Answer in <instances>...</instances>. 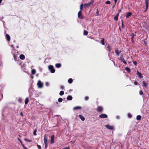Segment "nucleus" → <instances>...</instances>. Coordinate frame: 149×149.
I'll use <instances>...</instances> for the list:
<instances>
[{
	"mask_svg": "<svg viewBox=\"0 0 149 149\" xmlns=\"http://www.w3.org/2000/svg\"><path fill=\"white\" fill-rule=\"evenodd\" d=\"M48 135L45 134L44 136V140L45 144H46L47 143Z\"/></svg>",
	"mask_w": 149,
	"mask_h": 149,
	"instance_id": "f257e3e1",
	"label": "nucleus"
},
{
	"mask_svg": "<svg viewBox=\"0 0 149 149\" xmlns=\"http://www.w3.org/2000/svg\"><path fill=\"white\" fill-rule=\"evenodd\" d=\"M49 69L51 70V72L52 73H53L54 72L55 70L53 68V67L52 65H49L48 67Z\"/></svg>",
	"mask_w": 149,
	"mask_h": 149,
	"instance_id": "f03ea898",
	"label": "nucleus"
},
{
	"mask_svg": "<svg viewBox=\"0 0 149 149\" xmlns=\"http://www.w3.org/2000/svg\"><path fill=\"white\" fill-rule=\"evenodd\" d=\"M37 85L38 86V87L39 88H42L43 86V83L40 81H38V82Z\"/></svg>",
	"mask_w": 149,
	"mask_h": 149,
	"instance_id": "7ed1b4c3",
	"label": "nucleus"
},
{
	"mask_svg": "<svg viewBox=\"0 0 149 149\" xmlns=\"http://www.w3.org/2000/svg\"><path fill=\"white\" fill-rule=\"evenodd\" d=\"M54 135H52L51 136V138L50 140L51 143L52 144L54 143Z\"/></svg>",
	"mask_w": 149,
	"mask_h": 149,
	"instance_id": "20e7f679",
	"label": "nucleus"
},
{
	"mask_svg": "<svg viewBox=\"0 0 149 149\" xmlns=\"http://www.w3.org/2000/svg\"><path fill=\"white\" fill-rule=\"evenodd\" d=\"M93 1H92L88 4H85L84 5L85 8H86L88 7L91 4H92L93 3Z\"/></svg>",
	"mask_w": 149,
	"mask_h": 149,
	"instance_id": "39448f33",
	"label": "nucleus"
},
{
	"mask_svg": "<svg viewBox=\"0 0 149 149\" xmlns=\"http://www.w3.org/2000/svg\"><path fill=\"white\" fill-rule=\"evenodd\" d=\"M105 127L108 129L110 130L113 129V126L107 125H105Z\"/></svg>",
	"mask_w": 149,
	"mask_h": 149,
	"instance_id": "423d86ee",
	"label": "nucleus"
},
{
	"mask_svg": "<svg viewBox=\"0 0 149 149\" xmlns=\"http://www.w3.org/2000/svg\"><path fill=\"white\" fill-rule=\"evenodd\" d=\"M99 117L101 118H107V115L105 114H102L99 116Z\"/></svg>",
	"mask_w": 149,
	"mask_h": 149,
	"instance_id": "0eeeda50",
	"label": "nucleus"
},
{
	"mask_svg": "<svg viewBox=\"0 0 149 149\" xmlns=\"http://www.w3.org/2000/svg\"><path fill=\"white\" fill-rule=\"evenodd\" d=\"M78 16L79 18H82L83 16L81 11L79 12L78 13Z\"/></svg>",
	"mask_w": 149,
	"mask_h": 149,
	"instance_id": "6e6552de",
	"label": "nucleus"
},
{
	"mask_svg": "<svg viewBox=\"0 0 149 149\" xmlns=\"http://www.w3.org/2000/svg\"><path fill=\"white\" fill-rule=\"evenodd\" d=\"M149 0H146V10L148 9V6Z\"/></svg>",
	"mask_w": 149,
	"mask_h": 149,
	"instance_id": "1a4fd4ad",
	"label": "nucleus"
},
{
	"mask_svg": "<svg viewBox=\"0 0 149 149\" xmlns=\"http://www.w3.org/2000/svg\"><path fill=\"white\" fill-rule=\"evenodd\" d=\"M19 58L21 59L24 60V59L25 57L24 55L21 54L19 56Z\"/></svg>",
	"mask_w": 149,
	"mask_h": 149,
	"instance_id": "9d476101",
	"label": "nucleus"
},
{
	"mask_svg": "<svg viewBox=\"0 0 149 149\" xmlns=\"http://www.w3.org/2000/svg\"><path fill=\"white\" fill-rule=\"evenodd\" d=\"M137 75H138L139 77L141 78H142L143 77L142 74L141 73L139 72L138 71H137Z\"/></svg>",
	"mask_w": 149,
	"mask_h": 149,
	"instance_id": "9b49d317",
	"label": "nucleus"
},
{
	"mask_svg": "<svg viewBox=\"0 0 149 149\" xmlns=\"http://www.w3.org/2000/svg\"><path fill=\"white\" fill-rule=\"evenodd\" d=\"M79 116L82 121H83L85 120V118L81 115H79Z\"/></svg>",
	"mask_w": 149,
	"mask_h": 149,
	"instance_id": "f8f14e48",
	"label": "nucleus"
},
{
	"mask_svg": "<svg viewBox=\"0 0 149 149\" xmlns=\"http://www.w3.org/2000/svg\"><path fill=\"white\" fill-rule=\"evenodd\" d=\"M119 15V13H118V14H117L114 17V19L116 20V21H117L118 19V17Z\"/></svg>",
	"mask_w": 149,
	"mask_h": 149,
	"instance_id": "ddd939ff",
	"label": "nucleus"
},
{
	"mask_svg": "<svg viewBox=\"0 0 149 149\" xmlns=\"http://www.w3.org/2000/svg\"><path fill=\"white\" fill-rule=\"evenodd\" d=\"M132 14V13L130 12H129L126 15V17L127 18H128Z\"/></svg>",
	"mask_w": 149,
	"mask_h": 149,
	"instance_id": "4468645a",
	"label": "nucleus"
},
{
	"mask_svg": "<svg viewBox=\"0 0 149 149\" xmlns=\"http://www.w3.org/2000/svg\"><path fill=\"white\" fill-rule=\"evenodd\" d=\"M81 108V107L80 106H77L76 107H75L73 109L74 110H77L78 109H80Z\"/></svg>",
	"mask_w": 149,
	"mask_h": 149,
	"instance_id": "2eb2a0df",
	"label": "nucleus"
},
{
	"mask_svg": "<svg viewBox=\"0 0 149 149\" xmlns=\"http://www.w3.org/2000/svg\"><path fill=\"white\" fill-rule=\"evenodd\" d=\"M56 67L57 68H59L61 66V64L60 63H57L55 65Z\"/></svg>",
	"mask_w": 149,
	"mask_h": 149,
	"instance_id": "dca6fc26",
	"label": "nucleus"
},
{
	"mask_svg": "<svg viewBox=\"0 0 149 149\" xmlns=\"http://www.w3.org/2000/svg\"><path fill=\"white\" fill-rule=\"evenodd\" d=\"M6 39H7V40L8 41L10 40V36L8 35V34L6 35Z\"/></svg>",
	"mask_w": 149,
	"mask_h": 149,
	"instance_id": "f3484780",
	"label": "nucleus"
},
{
	"mask_svg": "<svg viewBox=\"0 0 149 149\" xmlns=\"http://www.w3.org/2000/svg\"><path fill=\"white\" fill-rule=\"evenodd\" d=\"M141 117L140 115H138L137 116L136 119L138 120H140L141 119Z\"/></svg>",
	"mask_w": 149,
	"mask_h": 149,
	"instance_id": "a211bd4d",
	"label": "nucleus"
},
{
	"mask_svg": "<svg viewBox=\"0 0 149 149\" xmlns=\"http://www.w3.org/2000/svg\"><path fill=\"white\" fill-rule=\"evenodd\" d=\"M67 99L68 100H71L72 99V97L71 96H69L67 97Z\"/></svg>",
	"mask_w": 149,
	"mask_h": 149,
	"instance_id": "6ab92c4d",
	"label": "nucleus"
},
{
	"mask_svg": "<svg viewBox=\"0 0 149 149\" xmlns=\"http://www.w3.org/2000/svg\"><path fill=\"white\" fill-rule=\"evenodd\" d=\"M102 108L101 107H97V110L99 111H101L102 110Z\"/></svg>",
	"mask_w": 149,
	"mask_h": 149,
	"instance_id": "aec40b11",
	"label": "nucleus"
},
{
	"mask_svg": "<svg viewBox=\"0 0 149 149\" xmlns=\"http://www.w3.org/2000/svg\"><path fill=\"white\" fill-rule=\"evenodd\" d=\"M29 102V99L28 98H26L25 100V103L27 104Z\"/></svg>",
	"mask_w": 149,
	"mask_h": 149,
	"instance_id": "412c9836",
	"label": "nucleus"
},
{
	"mask_svg": "<svg viewBox=\"0 0 149 149\" xmlns=\"http://www.w3.org/2000/svg\"><path fill=\"white\" fill-rule=\"evenodd\" d=\"M100 43H101L102 44V45H104V40L103 39H102L101 40V42H100Z\"/></svg>",
	"mask_w": 149,
	"mask_h": 149,
	"instance_id": "4be33fe9",
	"label": "nucleus"
},
{
	"mask_svg": "<svg viewBox=\"0 0 149 149\" xmlns=\"http://www.w3.org/2000/svg\"><path fill=\"white\" fill-rule=\"evenodd\" d=\"M36 71L35 69H33L31 71V73L33 74H35L36 73Z\"/></svg>",
	"mask_w": 149,
	"mask_h": 149,
	"instance_id": "5701e85b",
	"label": "nucleus"
},
{
	"mask_svg": "<svg viewBox=\"0 0 149 149\" xmlns=\"http://www.w3.org/2000/svg\"><path fill=\"white\" fill-rule=\"evenodd\" d=\"M72 82V79H69L68 80V82L69 83H71Z\"/></svg>",
	"mask_w": 149,
	"mask_h": 149,
	"instance_id": "b1692460",
	"label": "nucleus"
},
{
	"mask_svg": "<svg viewBox=\"0 0 149 149\" xmlns=\"http://www.w3.org/2000/svg\"><path fill=\"white\" fill-rule=\"evenodd\" d=\"M115 53L117 55H119V54L120 52L118 50H115Z\"/></svg>",
	"mask_w": 149,
	"mask_h": 149,
	"instance_id": "393cba45",
	"label": "nucleus"
},
{
	"mask_svg": "<svg viewBox=\"0 0 149 149\" xmlns=\"http://www.w3.org/2000/svg\"><path fill=\"white\" fill-rule=\"evenodd\" d=\"M88 33V32L85 30H84V34L85 35H87Z\"/></svg>",
	"mask_w": 149,
	"mask_h": 149,
	"instance_id": "a878e982",
	"label": "nucleus"
},
{
	"mask_svg": "<svg viewBox=\"0 0 149 149\" xmlns=\"http://www.w3.org/2000/svg\"><path fill=\"white\" fill-rule=\"evenodd\" d=\"M143 85L145 87H146L147 86V84L145 83L144 82H143Z\"/></svg>",
	"mask_w": 149,
	"mask_h": 149,
	"instance_id": "bb28decb",
	"label": "nucleus"
},
{
	"mask_svg": "<svg viewBox=\"0 0 149 149\" xmlns=\"http://www.w3.org/2000/svg\"><path fill=\"white\" fill-rule=\"evenodd\" d=\"M64 94V92L63 91H61L59 93V94L61 95H62Z\"/></svg>",
	"mask_w": 149,
	"mask_h": 149,
	"instance_id": "cd10ccee",
	"label": "nucleus"
},
{
	"mask_svg": "<svg viewBox=\"0 0 149 149\" xmlns=\"http://www.w3.org/2000/svg\"><path fill=\"white\" fill-rule=\"evenodd\" d=\"M121 60H122V61L124 63L126 64V61L123 58H121Z\"/></svg>",
	"mask_w": 149,
	"mask_h": 149,
	"instance_id": "c85d7f7f",
	"label": "nucleus"
},
{
	"mask_svg": "<svg viewBox=\"0 0 149 149\" xmlns=\"http://www.w3.org/2000/svg\"><path fill=\"white\" fill-rule=\"evenodd\" d=\"M62 98H59L58 99V101L59 102H61L62 101Z\"/></svg>",
	"mask_w": 149,
	"mask_h": 149,
	"instance_id": "c756f323",
	"label": "nucleus"
},
{
	"mask_svg": "<svg viewBox=\"0 0 149 149\" xmlns=\"http://www.w3.org/2000/svg\"><path fill=\"white\" fill-rule=\"evenodd\" d=\"M125 69H126V70H127V71H128V72L130 71V69L129 68L126 67L125 68Z\"/></svg>",
	"mask_w": 149,
	"mask_h": 149,
	"instance_id": "7c9ffc66",
	"label": "nucleus"
},
{
	"mask_svg": "<svg viewBox=\"0 0 149 149\" xmlns=\"http://www.w3.org/2000/svg\"><path fill=\"white\" fill-rule=\"evenodd\" d=\"M24 140L25 141H28V142H31V141H30V140H28L26 139H24Z\"/></svg>",
	"mask_w": 149,
	"mask_h": 149,
	"instance_id": "2f4dec72",
	"label": "nucleus"
},
{
	"mask_svg": "<svg viewBox=\"0 0 149 149\" xmlns=\"http://www.w3.org/2000/svg\"><path fill=\"white\" fill-rule=\"evenodd\" d=\"M106 4H110L111 2L109 1H108L106 2Z\"/></svg>",
	"mask_w": 149,
	"mask_h": 149,
	"instance_id": "473e14b6",
	"label": "nucleus"
},
{
	"mask_svg": "<svg viewBox=\"0 0 149 149\" xmlns=\"http://www.w3.org/2000/svg\"><path fill=\"white\" fill-rule=\"evenodd\" d=\"M83 6V4H81L80 5V10H82Z\"/></svg>",
	"mask_w": 149,
	"mask_h": 149,
	"instance_id": "72a5a7b5",
	"label": "nucleus"
},
{
	"mask_svg": "<svg viewBox=\"0 0 149 149\" xmlns=\"http://www.w3.org/2000/svg\"><path fill=\"white\" fill-rule=\"evenodd\" d=\"M107 48L109 51H110V47L109 45H108L107 47Z\"/></svg>",
	"mask_w": 149,
	"mask_h": 149,
	"instance_id": "f704fd0d",
	"label": "nucleus"
},
{
	"mask_svg": "<svg viewBox=\"0 0 149 149\" xmlns=\"http://www.w3.org/2000/svg\"><path fill=\"white\" fill-rule=\"evenodd\" d=\"M139 94H140V95H142L143 94V92L141 90L139 92Z\"/></svg>",
	"mask_w": 149,
	"mask_h": 149,
	"instance_id": "c9c22d12",
	"label": "nucleus"
},
{
	"mask_svg": "<svg viewBox=\"0 0 149 149\" xmlns=\"http://www.w3.org/2000/svg\"><path fill=\"white\" fill-rule=\"evenodd\" d=\"M33 134L34 135H36V130H35L33 132Z\"/></svg>",
	"mask_w": 149,
	"mask_h": 149,
	"instance_id": "e433bc0d",
	"label": "nucleus"
},
{
	"mask_svg": "<svg viewBox=\"0 0 149 149\" xmlns=\"http://www.w3.org/2000/svg\"><path fill=\"white\" fill-rule=\"evenodd\" d=\"M37 147H38V148L39 149H41V146H40L38 145H37Z\"/></svg>",
	"mask_w": 149,
	"mask_h": 149,
	"instance_id": "4c0bfd02",
	"label": "nucleus"
},
{
	"mask_svg": "<svg viewBox=\"0 0 149 149\" xmlns=\"http://www.w3.org/2000/svg\"><path fill=\"white\" fill-rule=\"evenodd\" d=\"M22 146H23V148L24 149H28L26 147H25L24 145V144H22Z\"/></svg>",
	"mask_w": 149,
	"mask_h": 149,
	"instance_id": "58836bf2",
	"label": "nucleus"
},
{
	"mask_svg": "<svg viewBox=\"0 0 149 149\" xmlns=\"http://www.w3.org/2000/svg\"><path fill=\"white\" fill-rule=\"evenodd\" d=\"M18 140H19V141L20 142V143H21V145H22V144H23L22 141L20 140V139H19V138H18Z\"/></svg>",
	"mask_w": 149,
	"mask_h": 149,
	"instance_id": "ea45409f",
	"label": "nucleus"
},
{
	"mask_svg": "<svg viewBox=\"0 0 149 149\" xmlns=\"http://www.w3.org/2000/svg\"><path fill=\"white\" fill-rule=\"evenodd\" d=\"M88 99V97H85V100H87Z\"/></svg>",
	"mask_w": 149,
	"mask_h": 149,
	"instance_id": "a19ab883",
	"label": "nucleus"
},
{
	"mask_svg": "<svg viewBox=\"0 0 149 149\" xmlns=\"http://www.w3.org/2000/svg\"><path fill=\"white\" fill-rule=\"evenodd\" d=\"M133 63L135 65H136L137 64V62L136 61H134Z\"/></svg>",
	"mask_w": 149,
	"mask_h": 149,
	"instance_id": "79ce46f5",
	"label": "nucleus"
},
{
	"mask_svg": "<svg viewBox=\"0 0 149 149\" xmlns=\"http://www.w3.org/2000/svg\"><path fill=\"white\" fill-rule=\"evenodd\" d=\"M63 149H70V148L68 147H66L65 148H63Z\"/></svg>",
	"mask_w": 149,
	"mask_h": 149,
	"instance_id": "37998d69",
	"label": "nucleus"
},
{
	"mask_svg": "<svg viewBox=\"0 0 149 149\" xmlns=\"http://www.w3.org/2000/svg\"><path fill=\"white\" fill-rule=\"evenodd\" d=\"M134 36V34H132V40H133V37Z\"/></svg>",
	"mask_w": 149,
	"mask_h": 149,
	"instance_id": "c03bdc74",
	"label": "nucleus"
},
{
	"mask_svg": "<svg viewBox=\"0 0 149 149\" xmlns=\"http://www.w3.org/2000/svg\"><path fill=\"white\" fill-rule=\"evenodd\" d=\"M128 116L129 118H131L132 116L131 115H130V114H129Z\"/></svg>",
	"mask_w": 149,
	"mask_h": 149,
	"instance_id": "a18cd8bd",
	"label": "nucleus"
},
{
	"mask_svg": "<svg viewBox=\"0 0 149 149\" xmlns=\"http://www.w3.org/2000/svg\"><path fill=\"white\" fill-rule=\"evenodd\" d=\"M134 84L135 85H136L137 84V83L136 82H134Z\"/></svg>",
	"mask_w": 149,
	"mask_h": 149,
	"instance_id": "49530a36",
	"label": "nucleus"
},
{
	"mask_svg": "<svg viewBox=\"0 0 149 149\" xmlns=\"http://www.w3.org/2000/svg\"><path fill=\"white\" fill-rule=\"evenodd\" d=\"M45 148H46L47 146V143H46V144H45Z\"/></svg>",
	"mask_w": 149,
	"mask_h": 149,
	"instance_id": "de8ad7c7",
	"label": "nucleus"
},
{
	"mask_svg": "<svg viewBox=\"0 0 149 149\" xmlns=\"http://www.w3.org/2000/svg\"><path fill=\"white\" fill-rule=\"evenodd\" d=\"M114 1L115 2V5L117 2V0H114Z\"/></svg>",
	"mask_w": 149,
	"mask_h": 149,
	"instance_id": "09e8293b",
	"label": "nucleus"
},
{
	"mask_svg": "<svg viewBox=\"0 0 149 149\" xmlns=\"http://www.w3.org/2000/svg\"><path fill=\"white\" fill-rule=\"evenodd\" d=\"M20 115H21V116H23V114H22V112H21L20 113Z\"/></svg>",
	"mask_w": 149,
	"mask_h": 149,
	"instance_id": "8fccbe9b",
	"label": "nucleus"
},
{
	"mask_svg": "<svg viewBox=\"0 0 149 149\" xmlns=\"http://www.w3.org/2000/svg\"><path fill=\"white\" fill-rule=\"evenodd\" d=\"M2 1V0H0V3H1Z\"/></svg>",
	"mask_w": 149,
	"mask_h": 149,
	"instance_id": "3c124183",
	"label": "nucleus"
},
{
	"mask_svg": "<svg viewBox=\"0 0 149 149\" xmlns=\"http://www.w3.org/2000/svg\"><path fill=\"white\" fill-rule=\"evenodd\" d=\"M46 84L47 85H48V83H46Z\"/></svg>",
	"mask_w": 149,
	"mask_h": 149,
	"instance_id": "603ef678",
	"label": "nucleus"
},
{
	"mask_svg": "<svg viewBox=\"0 0 149 149\" xmlns=\"http://www.w3.org/2000/svg\"><path fill=\"white\" fill-rule=\"evenodd\" d=\"M122 26H123V22L122 23Z\"/></svg>",
	"mask_w": 149,
	"mask_h": 149,
	"instance_id": "864d4df0",
	"label": "nucleus"
},
{
	"mask_svg": "<svg viewBox=\"0 0 149 149\" xmlns=\"http://www.w3.org/2000/svg\"><path fill=\"white\" fill-rule=\"evenodd\" d=\"M61 88H63V86H61Z\"/></svg>",
	"mask_w": 149,
	"mask_h": 149,
	"instance_id": "5fc2aeb1",
	"label": "nucleus"
},
{
	"mask_svg": "<svg viewBox=\"0 0 149 149\" xmlns=\"http://www.w3.org/2000/svg\"><path fill=\"white\" fill-rule=\"evenodd\" d=\"M19 101H21V100L20 99H19Z\"/></svg>",
	"mask_w": 149,
	"mask_h": 149,
	"instance_id": "6e6d98bb",
	"label": "nucleus"
},
{
	"mask_svg": "<svg viewBox=\"0 0 149 149\" xmlns=\"http://www.w3.org/2000/svg\"><path fill=\"white\" fill-rule=\"evenodd\" d=\"M31 78H33V77H31Z\"/></svg>",
	"mask_w": 149,
	"mask_h": 149,
	"instance_id": "4d7b16f0",
	"label": "nucleus"
}]
</instances>
